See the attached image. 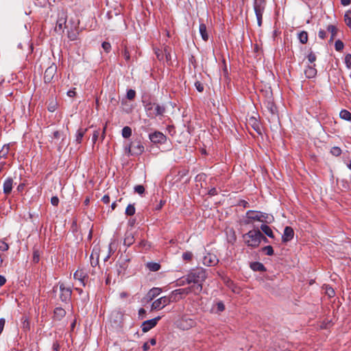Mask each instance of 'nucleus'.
Instances as JSON below:
<instances>
[{"label": "nucleus", "instance_id": "nucleus-1", "mask_svg": "<svg viewBox=\"0 0 351 351\" xmlns=\"http://www.w3.org/2000/svg\"><path fill=\"white\" fill-rule=\"evenodd\" d=\"M207 278V274L205 269L200 268L196 270H193L186 275V282L188 284H192L191 286L200 287V293L203 289V282Z\"/></svg>", "mask_w": 351, "mask_h": 351}, {"label": "nucleus", "instance_id": "nucleus-2", "mask_svg": "<svg viewBox=\"0 0 351 351\" xmlns=\"http://www.w3.org/2000/svg\"><path fill=\"white\" fill-rule=\"evenodd\" d=\"M190 293L199 295L200 293V287H199V285H195L189 286L186 288L178 289L172 291L170 293V295L173 302H177L184 298L185 295H187Z\"/></svg>", "mask_w": 351, "mask_h": 351}, {"label": "nucleus", "instance_id": "nucleus-3", "mask_svg": "<svg viewBox=\"0 0 351 351\" xmlns=\"http://www.w3.org/2000/svg\"><path fill=\"white\" fill-rule=\"evenodd\" d=\"M263 237V234L259 230H250L243 236L245 243L251 247H257Z\"/></svg>", "mask_w": 351, "mask_h": 351}, {"label": "nucleus", "instance_id": "nucleus-4", "mask_svg": "<svg viewBox=\"0 0 351 351\" xmlns=\"http://www.w3.org/2000/svg\"><path fill=\"white\" fill-rule=\"evenodd\" d=\"M145 110L148 117H154L162 115L165 112V108L159 104L152 103L150 101L143 100Z\"/></svg>", "mask_w": 351, "mask_h": 351}, {"label": "nucleus", "instance_id": "nucleus-5", "mask_svg": "<svg viewBox=\"0 0 351 351\" xmlns=\"http://www.w3.org/2000/svg\"><path fill=\"white\" fill-rule=\"evenodd\" d=\"M247 219L245 223L249 224L252 221H258L261 222H269V215L267 213H264L260 211L248 210L246 213Z\"/></svg>", "mask_w": 351, "mask_h": 351}, {"label": "nucleus", "instance_id": "nucleus-6", "mask_svg": "<svg viewBox=\"0 0 351 351\" xmlns=\"http://www.w3.org/2000/svg\"><path fill=\"white\" fill-rule=\"evenodd\" d=\"M125 151L131 155H140L144 152V146L141 141H134L125 147Z\"/></svg>", "mask_w": 351, "mask_h": 351}, {"label": "nucleus", "instance_id": "nucleus-7", "mask_svg": "<svg viewBox=\"0 0 351 351\" xmlns=\"http://www.w3.org/2000/svg\"><path fill=\"white\" fill-rule=\"evenodd\" d=\"M173 302L170 294L168 296H163L153 302L151 308L152 310H160L165 306Z\"/></svg>", "mask_w": 351, "mask_h": 351}, {"label": "nucleus", "instance_id": "nucleus-8", "mask_svg": "<svg viewBox=\"0 0 351 351\" xmlns=\"http://www.w3.org/2000/svg\"><path fill=\"white\" fill-rule=\"evenodd\" d=\"M67 20V15L65 12L62 11L58 13L55 31L57 32H62L65 27Z\"/></svg>", "mask_w": 351, "mask_h": 351}, {"label": "nucleus", "instance_id": "nucleus-9", "mask_svg": "<svg viewBox=\"0 0 351 351\" xmlns=\"http://www.w3.org/2000/svg\"><path fill=\"white\" fill-rule=\"evenodd\" d=\"M57 72V66L52 63L48 68L45 70L44 73V81L45 83H50L52 82L53 79L56 76Z\"/></svg>", "mask_w": 351, "mask_h": 351}, {"label": "nucleus", "instance_id": "nucleus-10", "mask_svg": "<svg viewBox=\"0 0 351 351\" xmlns=\"http://www.w3.org/2000/svg\"><path fill=\"white\" fill-rule=\"evenodd\" d=\"M149 138L154 144H164L167 141L166 136L160 132H154L149 135Z\"/></svg>", "mask_w": 351, "mask_h": 351}, {"label": "nucleus", "instance_id": "nucleus-11", "mask_svg": "<svg viewBox=\"0 0 351 351\" xmlns=\"http://www.w3.org/2000/svg\"><path fill=\"white\" fill-rule=\"evenodd\" d=\"M161 319L160 316H158L154 319L146 320L143 322L141 325V329L143 332H147L152 328L155 327L158 322Z\"/></svg>", "mask_w": 351, "mask_h": 351}, {"label": "nucleus", "instance_id": "nucleus-12", "mask_svg": "<svg viewBox=\"0 0 351 351\" xmlns=\"http://www.w3.org/2000/svg\"><path fill=\"white\" fill-rule=\"evenodd\" d=\"M60 298L62 302H66L71 299L72 291L70 287H65L63 283L60 284Z\"/></svg>", "mask_w": 351, "mask_h": 351}, {"label": "nucleus", "instance_id": "nucleus-13", "mask_svg": "<svg viewBox=\"0 0 351 351\" xmlns=\"http://www.w3.org/2000/svg\"><path fill=\"white\" fill-rule=\"evenodd\" d=\"M217 256L212 253H207L203 258V264L206 266H213L218 263Z\"/></svg>", "mask_w": 351, "mask_h": 351}, {"label": "nucleus", "instance_id": "nucleus-14", "mask_svg": "<svg viewBox=\"0 0 351 351\" xmlns=\"http://www.w3.org/2000/svg\"><path fill=\"white\" fill-rule=\"evenodd\" d=\"M74 278L80 281L82 286H85L86 282L88 279L87 273L83 269H77L74 273Z\"/></svg>", "mask_w": 351, "mask_h": 351}, {"label": "nucleus", "instance_id": "nucleus-15", "mask_svg": "<svg viewBox=\"0 0 351 351\" xmlns=\"http://www.w3.org/2000/svg\"><path fill=\"white\" fill-rule=\"evenodd\" d=\"M265 0H254V9L256 14H263L265 8Z\"/></svg>", "mask_w": 351, "mask_h": 351}, {"label": "nucleus", "instance_id": "nucleus-16", "mask_svg": "<svg viewBox=\"0 0 351 351\" xmlns=\"http://www.w3.org/2000/svg\"><path fill=\"white\" fill-rule=\"evenodd\" d=\"M294 232L291 227L287 226L284 230L283 234L282 236V241L287 243L291 241L293 238Z\"/></svg>", "mask_w": 351, "mask_h": 351}, {"label": "nucleus", "instance_id": "nucleus-17", "mask_svg": "<svg viewBox=\"0 0 351 351\" xmlns=\"http://www.w3.org/2000/svg\"><path fill=\"white\" fill-rule=\"evenodd\" d=\"M3 193L5 195H9L12 190L13 187V179L12 178H8L3 183Z\"/></svg>", "mask_w": 351, "mask_h": 351}, {"label": "nucleus", "instance_id": "nucleus-18", "mask_svg": "<svg viewBox=\"0 0 351 351\" xmlns=\"http://www.w3.org/2000/svg\"><path fill=\"white\" fill-rule=\"evenodd\" d=\"M99 264V252L94 248L90 254V265L92 267H96Z\"/></svg>", "mask_w": 351, "mask_h": 351}, {"label": "nucleus", "instance_id": "nucleus-19", "mask_svg": "<svg viewBox=\"0 0 351 351\" xmlns=\"http://www.w3.org/2000/svg\"><path fill=\"white\" fill-rule=\"evenodd\" d=\"M127 260L126 259H119L117 263V271L119 274H121V273H124L125 270L128 267L127 264Z\"/></svg>", "mask_w": 351, "mask_h": 351}, {"label": "nucleus", "instance_id": "nucleus-20", "mask_svg": "<svg viewBox=\"0 0 351 351\" xmlns=\"http://www.w3.org/2000/svg\"><path fill=\"white\" fill-rule=\"evenodd\" d=\"M314 66H308L304 71V73L306 77L313 78L317 75V70Z\"/></svg>", "mask_w": 351, "mask_h": 351}, {"label": "nucleus", "instance_id": "nucleus-21", "mask_svg": "<svg viewBox=\"0 0 351 351\" xmlns=\"http://www.w3.org/2000/svg\"><path fill=\"white\" fill-rule=\"evenodd\" d=\"M199 34L202 36V38L204 41H207L208 40V34L207 33V28L204 23H200L199 27Z\"/></svg>", "mask_w": 351, "mask_h": 351}, {"label": "nucleus", "instance_id": "nucleus-22", "mask_svg": "<svg viewBox=\"0 0 351 351\" xmlns=\"http://www.w3.org/2000/svg\"><path fill=\"white\" fill-rule=\"evenodd\" d=\"M66 315V311L64 309L60 307H57L54 310V317L60 320L62 318H63Z\"/></svg>", "mask_w": 351, "mask_h": 351}, {"label": "nucleus", "instance_id": "nucleus-23", "mask_svg": "<svg viewBox=\"0 0 351 351\" xmlns=\"http://www.w3.org/2000/svg\"><path fill=\"white\" fill-rule=\"evenodd\" d=\"M86 130H87V129L80 128L77 131L76 136H75V141L77 144L79 145L82 143V138H83Z\"/></svg>", "mask_w": 351, "mask_h": 351}, {"label": "nucleus", "instance_id": "nucleus-24", "mask_svg": "<svg viewBox=\"0 0 351 351\" xmlns=\"http://www.w3.org/2000/svg\"><path fill=\"white\" fill-rule=\"evenodd\" d=\"M327 31L330 33V38L329 42L332 43L337 36V29L335 25H329L327 27Z\"/></svg>", "mask_w": 351, "mask_h": 351}, {"label": "nucleus", "instance_id": "nucleus-25", "mask_svg": "<svg viewBox=\"0 0 351 351\" xmlns=\"http://www.w3.org/2000/svg\"><path fill=\"white\" fill-rule=\"evenodd\" d=\"M261 229L269 238H271V239L274 238V234L272 230L267 225H266V224L261 225Z\"/></svg>", "mask_w": 351, "mask_h": 351}, {"label": "nucleus", "instance_id": "nucleus-26", "mask_svg": "<svg viewBox=\"0 0 351 351\" xmlns=\"http://www.w3.org/2000/svg\"><path fill=\"white\" fill-rule=\"evenodd\" d=\"M134 242V238L131 232H128L125 234V239H124V245L127 246H130Z\"/></svg>", "mask_w": 351, "mask_h": 351}, {"label": "nucleus", "instance_id": "nucleus-27", "mask_svg": "<svg viewBox=\"0 0 351 351\" xmlns=\"http://www.w3.org/2000/svg\"><path fill=\"white\" fill-rule=\"evenodd\" d=\"M250 267L254 271H265V267L261 263L259 262H254L252 263L250 265Z\"/></svg>", "mask_w": 351, "mask_h": 351}, {"label": "nucleus", "instance_id": "nucleus-28", "mask_svg": "<svg viewBox=\"0 0 351 351\" xmlns=\"http://www.w3.org/2000/svg\"><path fill=\"white\" fill-rule=\"evenodd\" d=\"M161 292V289L160 288H153L149 290L148 293V296L151 300H153L154 298L158 296Z\"/></svg>", "mask_w": 351, "mask_h": 351}, {"label": "nucleus", "instance_id": "nucleus-29", "mask_svg": "<svg viewBox=\"0 0 351 351\" xmlns=\"http://www.w3.org/2000/svg\"><path fill=\"white\" fill-rule=\"evenodd\" d=\"M298 39L302 44H306L308 41V33L306 31H302L298 34Z\"/></svg>", "mask_w": 351, "mask_h": 351}, {"label": "nucleus", "instance_id": "nucleus-30", "mask_svg": "<svg viewBox=\"0 0 351 351\" xmlns=\"http://www.w3.org/2000/svg\"><path fill=\"white\" fill-rule=\"evenodd\" d=\"M339 116L343 119L351 121V113L346 110H342L340 112Z\"/></svg>", "mask_w": 351, "mask_h": 351}, {"label": "nucleus", "instance_id": "nucleus-31", "mask_svg": "<svg viewBox=\"0 0 351 351\" xmlns=\"http://www.w3.org/2000/svg\"><path fill=\"white\" fill-rule=\"evenodd\" d=\"M147 268L152 271H157L160 269V265L156 263H148L147 264Z\"/></svg>", "mask_w": 351, "mask_h": 351}, {"label": "nucleus", "instance_id": "nucleus-32", "mask_svg": "<svg viewBox=\"0 0 351 351\" xmlns=\"http://www.w3.org/2000/svg\"><path fill=\"white\" fill-rule=\"evenodd\" d=\"M132 135V129L128 127L125 126L122 129V136L124 138H129Z\"/></svg>", "mask_w": 351, "mask_h": 351}, {"label": "nucleus", "instance_id": "nucleus-33", "mask_svg": "<svg viewBox=\"0 0 351 351\" xmlns=\"http://www.w3.org/2000/svg\"><path fill=\"white\" fill-rule=\"evenodd\" d=\"M10 149V147L8 145H5L3 146L2 149L0 150V158H6L8 154Z\"/></svg>", "mask_w": 351, "mask_h": 351}, {"label": "nucleus", "instance_id": "nucleus-34", "mask_svg": "<svg viewBox=\"0 0 351 351\" xmlns=\"http://www.w3.org/2000/svg\"><path fill=\"white\" fill-rule=\"evenodd\" d=\"M344 20L346 23V25L351 27V11L348 10L346 12L344 16Z\"/></svg>", "mask_w": 351, "mask_h": 351}, {"label": "nucleus", "instance_id": "nucleus-35", "mask_svg": "<svg viewBox=\"0 0 351 351\" xmlns=\"http://www.w3.org/2000/svg\"><path fill=\"white\" fill-rule=\"evenodd\" d=\"M135 213V208L134 205L129 204L125 209V214L129 216H132Z\"/></svg>", "mask_w": 351, "mask_h": 351}, {"label": "nucleus", "instance_id": "nucleus-36", "mask_svg": "<svg viewBox=\"0 0 351 351\" xmlns=\"http://www.w3.org/2000/svg\"><path fill=\"white\" fill-rule=\"evenodd\" d=\"M262 250L268 256H271L274 254V250L271 245H267L263 247Z\"/></svg>", "mask_w": 351, "mask_h": 351}, {"label": "nucleus", "instance_id": "nucleus-37", "mask_svg": "<svg viewBox=\"0 0 351 351\" xmlns=\"http://www.w3.org/2000/svg\"><path fill=\"white\" fill-rule=\"evenodd\" d=\"M343 47H344L343 43L342 41H341L340 40H337L335 42V47L337 51H341L343 49Z\"/></svg>", "mask_w": 351, "mask_h": 351}, {"label": "nucleus", "instance_id": "nucleus-38", "mask_svg": "<svg viewBox=\"0 0 351 351\" xmlns=\"http://www.w3.org/2000/svg\"><path fill=\"white\" fill-rule=\"evenodd\" d=\"M330 153L335 156H338L341 154V150L338 147H334L331 149Z\"/></svg>", "mask_w": 351, "mask_h": 351}, {"label": "nucleus", "instance_id": "nucleus-39", "mask_svg": "<svg viewBox=\"0 0 351 351\" xmlns=\"http://www.w3.org/2000/svg\"><path fill=\"white\" fill-rule=\"evenodd\" d=\"M193 254L191 252H186L182 254V258L184 261H189L192 259Z\"/></svg>", "mask_w": 351, "mask_h": 351}, {"label": "nucleus", "instance_id": "nucleus-40", "mask_svg": "<svg viewBox=\"0 0 351 351\" xmlns=\"http://www.w3.org/2000/svg\"><path fill=\"white\" fill-rule=\"evenodd\" d=\"M136 96V92L134 90L130 89L127 92V98L130 100H132Z\"/></svg>", "mask_w": 351, "mask_h": 351}, {"label": "nucleus", "instance_id": "nucleus-41", "mask_svg": "<svg viewBox=\"0 0 351 351\" xmlns=\"http://www.w3.org/2000/svg\"><path fill=\"white\" fill-rule=\"evenodd\" d=\"M134 191L141 195L145 192V188L143 185H136L134 186Z\"/></svg>", "mask_w": 351, "mask_h": 351}, {"label": "nucleus", "instance_id": "nucleus-42", "mask_svg": "<svg viewBox=\"0 0 351 351\" xmlns=\"http://www.w3.org/2000/svg\"><path fill=\"white\" fill-rule=\"evenodd\" d=\"M9 249V245L5 243V241L1 240L0 241V250L1 251H3V252H5L7 250H8Z\"/></svg>", "mask_w": 351, "mask_h": 351}, {"label": "nucleus", "instance_id": "nucleus-43", "mask_svg": "<svg viewBox=\"0 0 351 351\" xmlns=\"http://www.w3.org/2000/svg\"><path fill=\"white\" fill-rule=\"evenodd\" d=\"M155 53L156 55V57L158 60H162L163 58H164V51L162 50V49H156L155 50Z\"/></svg>", "mask_w": 351, "mask_h": 351}, {"label": "nucleus", "instance_id": "nucleus-44", "mask_svg": "<svg viewBox=\"0 0 351 351\" xmlns=\"http://www.w3.org/2000/svg\"><path fill=\"white\" fill-rule=\"evenodd\" d=\"M101 46L104 50L107 53H108L111 49V45L108 42H104Z\"/></svg>", "mask_w": 351, "mask_h": 351}, {"label": "nucleus", "instance_id": "nucleus-45", "mask_svg": "<svg viewBox=\"0 0 351 351\" xmlns=\"http://www.w3.org/2000/svg\"><path fill=\"white\" fill-rule=\"evenodd\" d=\"M309 62L313 63L316 60V56L313 52H310L307 56Z\"/></svg>", "mask_w": 351, "mask_h": 351}, {"label": "nucleus", "instance_id": "nucleus-46", "mask_svg": "<svg viewBox=\"0 0 351 351\" xmlns=\"http://www.w3.org/2000/svg\"><path fill=\"white\" fill-rule=\"evenodd\" d=\"M123 56L127 62L130 60V55L127 48H125L123 51Z\"/></svg>", "mask_w": 351, "mask_h": 351}, {"label": "nucleus", "instance_id": "nucleus-47", "mask_svg": "<svg viewBox=\"0 0 351 351\" xmlns=\"http://www.w3.org/2000/svg\"><path fill=\"white\" fill-rule=\"evenodd\" d=\"M345 63L348 68L351 66V54H347L346 56Z\"/></svg>", "mask_w": 351, "mask_h": 351}, {"label": "nucleus", "instance_id": "nucleus-48", "mask_svg": "<svg viewBox=\"0 0 351 351\" xmlns=\"http://www.w3.org/2000/svg\"><path fill=\"white\" fill-rule=\"evenodd\" d=\"M195 86L196 89L200 93L204 90V86L200 82H196L195 83Z\"/></svg>", "mask_w": 351, "mask_h": 351}, {"label": "nucleus", "instance_id": "nucleus-49", "mask_svg": "<svg viewBox=\"0 0 351 351\" xmlns=\"http://www.w3.org/2000/svg\"><path fill=\"white\" fill-rule=\"evenodd\" d=\"M217 309L218 312H222L225 309V306L222 302H218L217 303Z\"/></svg>", "mask_w": 351, "mask_h": 351}, {"label": "nucleus", "instance_id": "nucleus-50", "mask_svg": "<svg viewBox=\"0 0 351 351\" xmlns=\"http://www.w3.org/2000/svg\"><path fill=\"white\" fill-rule=\"evenodd\" d=\"M177 285L178 286H184L185 285H189L186 282V277H183V278H180V280H178V282H177Z\"/></svg>", "mask_w": 351, "mask_h": 351}, {"label": "nucleus", "instance_id": "nucleus-51", "mask_svg": "<svg viewBox=\"0 0 351 351\" xmlns=\"http://www.w3.org/2000/svg\"><path fill=\"white\" fill-rule=\"evenodd\" d=\"M99 132L97 131V130H95L93 134V137H92V141L93 143H95L96 141H97V138L99 137Z\"/></svg>", "mask_w": 351, "mask_h": 351}, {"label": "nucleus", "instance_id": "nucleus-52", "mask_svg": "<svg viewBox=\"0 0 351 351\" xmlns=\"http://www.w3.org/2000/svg\"><path fill=\"white\" fill-rule=\"evenodd\" d=\"M51 203L52 205L56 206L58 205V203H59V199L58 197L56 196H53L51 197Z\"/></svg>", "mask_w": 351, "mask_h": 351}, {"label": "nucleus", "instance_id": "nucleus-53", "mask_svg": "<svg viewBox=\"0 0 351 351\" xmlns=\"http://www.w3.org/2000/svg\"><path fill=\"white\" fill-rule=\"evenodd\" d=\"M268 108L269 109L271 114L275 113L276 108L272 103L268 102Z\"/></svg>", "mask_w": 351, "mask_h": 351}, {"label": "nucleus", "instance_id": "nucleus-54", "mask_svg": "<svg viewBox=\"0 0 351 351\" xmlns=\"http://www.w3.org/2000/svg\"><path fill=\"white\" fill-rule=\"evenodd\" d=\"M318 36L320 38L324 39L326 37V31L320 29L318 33Z\"/></svg>", "mask_w": 351, "mask_h": 351}, {"label": "nucleus", "instance_id": "nucleus-55", "mask_svg": "<svg viewBox=\"0 0 351 351\" xmlns=\"http://www.w3.org/2000/svg\"><path fill=\"white\" fill-rule=\"evenodd\" d=\"M68 37L71 40H75L77 39V34L75 32H69Z\"/></svg>", "mask_w": 351, "mask_h": 351}, {"label": "nucleus", "instance_id": "nucleus-56", "mask_svg": "<svg viewBox=\"0 0 351 351\" xmlns=\"http://www.w3.org/2000/svg\"><path fill=\"white\" fill-rule=\"evenodd\" d=\"M5 319L1 318L0 319V335L1 334V332H2L3 330V328H4V326H5Z\"/></svg>", "mask_w": 351, "mask_h": 351}, {"label": "nucleus", "instance_id": "nucleus-57", "mask_svg": "<svg viewBox=\"0 0 351 351\" xmlns=\"http://www.w3.org/2000/svg\"><path fill=\"white\" fill-rule=\"evenodd\" d=\"M101 201L104 203V204H109L110 203V197L108 195H105L103 196V197L101 198Z\"/></svg>", "mask_w": 351, "mask_h": 351}, {"label": "nucleus", "instance_id": "nucleus-58", "mask_svg": "<svg viewBox=\"0 0 351 351\" xmlns=\"http://www.w3.org/2000/svg\"><path fill=\"white\" fill-rule=\"evenodd\" d=\"M257 19V23L259 27L262 25L263 14H256Z\"/></svg>", "mask_w": 351, "mask_h": 351}, {"label": "nucleus", "instance_id": "nucleus-59", "mask_svg": "<svg viewBox=\"0 0 351 351\" xmlns=\"http://www.w3.org/2000/svg\"><path fill=\"white\" fill-rule=\"evenodd\" d=\"M164 53H165L164 55L165 56L167 60H170L171 59V55H170V53L168 51V49L167 47H165L164 49Z\"/></svg>", "mask_w": 351, "mask_h": 351}, {"label": "nucleus", "instance_id": "nucleus-60", "mask_svg": "<svg viewBox=\"0 0 351 351\" xmlns=\"http://www.w3.org/2000/svg\"><path fill=\"white\" fill-rule=\"evenodd\" d=\"M53 138L59 139L61 138V133L59 131H56L53 134Z\"/></svg>", "mask_w": 351, "mask_h": 351}, {"label": "nucleus", "instance_id": "nucleus-61", "mask_svg": "<svg viewBox=\"0 0 351 351\" xmlns=\"http://www.w3.org/2000/svg\"><path fill=\"white\" fill-rule=\"evenodd\" d=\"M145 313H146V311L144 308H141L139 309V311H138L139 317H141L143 318V316L145 315Z\"/></svg>", "mask_w": 351, "mask_h": 351}, {"label": "nucleus", "instance_id": "nucleus-62", "mask_svg": "<svg viewBox=\"0 0 351 351\" xmlns=\"http://www.w3.org/2000/svg\"><path fill=\"white\" fill-rule=\"evenodd\" d=\"M67 95L69 97H73L75 95V88L73 90H70L67 92Z\"/></svg>", "mask_w": 351, "mask_h": 351}, {"label": "nucleus", "instance_id": "nucleus-63", "mask_svg": "<svg viewBox=\"0 0 351 351\" xmlns=\"http://www.w3.org/2000/svg\"><path fill=\"white\" fill-rule=\"evenodd\" d=\"M6 282V279L4 276H0V287L3 286Z\"/></svg>", "mask_w": 351, "mask_h": 351}, {"label": "nucleus", "instance_id": "nucleus-64", "mask_svg": "<svg viewBox=\"0 0 351 351\" xmlns=\"http://www.w3.org/2000/svg\"><path fill=\"white\" fill-rule=\"evenodd\" d=\"M350 3H351V0H341V3L345 6L350 5Z\"/></svg>", "mask_w": 351, "mask_h": 351}]
</instances>
